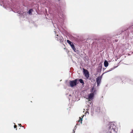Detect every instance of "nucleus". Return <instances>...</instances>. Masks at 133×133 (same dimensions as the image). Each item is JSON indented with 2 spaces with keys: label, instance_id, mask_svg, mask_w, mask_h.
I'll return each mask as SVG.
<instances>
[{
  "label": "nucleus",
  "instance_id": "f257e3e1",
  "mask_svg": "<svg viewBox=\"0 0 133 133\" xmlns=\"http://www.w3.org/2000/svg\"><path fill=\"white\" fill-rule=\"evenodd\" d=\"M78 81H79L81 83L83 84H84V82L83 80L82 79H76L72 81H69V84L71 87H73L77 85L78 83Z\"/></svg>",
  "mask_w": 133,
  "mask_h": 133
},
{
  "label": "nucleus",
  "instance_id": "f03ea898",
  "mask_svg": "<svg viewBox=\"0 0 133 133\" xmlns=\"http://www.w3.org/2000/svg\"><path fill=\"white\" fill-rule=\"evenodd\" d=\"M109 130L112 131V132L117 133L118 131V128L113 123H111Z\"/></svg>",
  "mask_w": 133,
  "mask_h": 133
},
{
  "label": "nucleus",
  "instance_id": "7ed1b4c3",
  "mask_svg": "<svg viewBox=\"0 0 133 133\" xmlns=\"http://www.w3.org/2000/svg\"><path fill=\"white\" fill-rule=\"evenodd\" d=\"M67 41L68 43L70 45L71 48L74 51L76 52V49L75 48L74 45L73 44L72 42L68 40H67Z\"/></svg>",
  "mask_w": 133,
  "mask_h": 133
},
{
  "label": "nucleus",
  "instance_id": "20e7f679",
  "mask_svg": "<svg viewBox=\"0 0 133 133\" xmlns=\"http://www.w3.org/2000/svg\"><path fill=\"white\" fill-rule=\"evenodd\" d=\"M56 38H57V40L59 41L60 43H62L64 41L63 38L62 36L58 35H56Z\"/></svg>",
  "mask_w": 133,
  "mask_h": 133
},
{
  "label": "nucleus",
  "instance_id": "39448f33",
  "mask_svg": "<svg viewBox=\"0 0 133 133\" xmlns=\"http://www.w3.org/2000/svg\"><path fill=\"white\" fill-rule=\"evenodd\" d=\"M83 69V72L85 77L87 79H88L89 77V72L87 70L84 69Z\"/></svg>",
  "mask_w": 133,
  "mask_h": 133
},
{
  "label": "nucleus",
  "instance_id": "423d86ee",
  "mask_svg": "<svg viewBox=\"0 0 133 133\" xmlns=\"http://www.w3.org/2000/svg\"><path fill=\"white\" fill-rule=\"evenodd\" d=\"M102 78V76H99L96 78V82L98 86L100 84Z\"/></svg>",
  "mask_w": 133,
  "mask_h": 133
},
{
  "label": "nucleus",
  "instance_id": "0eeeda50",
  "mask_svg": "<svg viewBox=\"0 0 133 133\" xmlns=\"http://www.w3.org/2000/svg\"><path fill=\"white\" fill-rule=\"evenodd\" d=\"M94 92L93 93H91L88 95V99L89 100L92 99L94 96Z\"/></svg>",
  "mask_w": 133,
  "mask_h": 133
},
{
  "label": "nucleus",
  "instance_id": "6e6552de",
  "mask_svg": "<svg viewBox=\"0 0 133 133\" xmlns=\"http://www.w3.org/2000/svg\"><path fill=\"white\" fill-rule=\"evenodd\" d=\"M102 69V66L101 65H100L98 66V68L97 69V72H101Z\"/></svg>",
  "mask_w": 133,
  "mask_h": 133
},
{
  "label": "nucleus",
  "instance_id": "1a4fd4ad",
  "mask_svg": "<svg viewBox=\"0 0 133 133\" xmlns=\"http://www.w3.org/2000/svg\"><path fill=\"white\" fill-rule=\"evenodd\" d=\"M104 65L105 67H107L108 66L109 63L107 61L105 60L104 62Z\"/></svg>",
  "mask_w": 133,
  "mask_h": 133
},
{
  "label": "nucleus",
  "instance_id": "9d476101",
  "mask_svg": "<svg viewBox=\"0 0 133 133\" xmlns=\"http://www.w3.org/2000/svg\"><path fill=\"white\" fill-rule=\"evenodd\" d=\"M33 10L32 9H30L28 11V14L30 15H32V12L33 11Z\"/></svg>",
  "mask_w": 133,
  "mask_h": 133
},
{
  "label": "nucleus",
  "instance_id": "9b49d317",
  "mask_svg": "<svg viewBox=\"0 0 133 133\" xmlns=\"http://www.w3.org/2000/svg\"><path fill=\"white\" fill-rule=\"evenodd\" d=\"M14 128H16V130H17V128H17V126L16 125H14Z\"/></svg>",
  "mask_w": 133,
  "mask_h": 133
},
{
  "label": "nucleus",
  "instance_id": "f8f14e48",
  "mask_svg": "<svg viewBox=\"0 0 133 133\" xmlns=\"http://www.w3.org/2000/svg\"><path fill=\"white\" fill-rule=\"evenodd\" d=\"M80 119V121L81 122V123H82V119L81 118V117H79Z\"/></svg>",
  "mask_w": 133,
  "mask_h": 133
},
{
  "label": "nucleus",
  "instance_id": "ddd939ff",
  "mask_svg": "<svg viewBox=\"0 0 133 133\" xmlns=\"http://www.w3.org/2000/svg\"><path fill=\"white\" fill-rule=\"evenodd\" d=\"M91 89H92V90H91V92H92V91H93V90H94V88H92Z\"/></svg>",
  "mask_w": 133,
  "mask_h": 133
},
{
  "label": "nucleus",
  "instance_id": "4468645a",
  "mask_svg": "<svg viewBox=\"0 0 133 133\" xmlns=\"http://www.w3.org/2000/svg\"><path fill=\"white\" fill-rule=\"evenodd\" d=\"M97 108L99 110V111H100V108L99 107H98V108Z\"/></svg>",
  "mask_w": 133,
  "mask_h": 133
},
{
  "label": "nucleus",
  "instance_id": "2eb2a0df",
  "mask_svg": "<svg viewBox=\"0 0 133 133\" xmlns=\"http://www.w3.org/2000/svg\"><path fill=\"white\" fill-rule=\"evenodd\" d=\"M115 68H111V69L110 70V71H111V70H113Z\"/></svg>",
  "mask_w": 133,
  "mask_h": 133
},
{
  "label": "nucleus",
  "instance_id": "dca6fc26",
  "mask_svg": "<svg viewBox=\"0 0 133 133\" xmlns=\"http://www.w3.org/2000/svg\"><path fill=\"white\" fill-rule=\"evenodd\" d=\"M115 41L116 42H117V40L116 39L115 40Z\"/></svg>",
  "mask_w": 133,
  "mask_h": 133
},
{
  "label": "nucleus",
  "instance_id": "f3484780",
  "mask_svg": "<svg viewBox=\"0 0 133 133\" xmlns=\"http://www.w3.org/2000/svg\"><path fill=\"white\" fill-rule=\"evenodd\" d=\"M19 126H21V124H19Z\"/></svg>",
  "mask_w": 133,
  "mask_h": 133
},
{
  "label": "nucleus",
  "instance_id": "a211bd4d",
  "mask_svg": "<svg viewBox=\"0 0 133 133\" xmlns=\"http://www.w3.org/2000/svg\"><path fill=\"white\" fill-rule=\"evenodd\" d=\"M104 110H105V109L104 108Z\"/></svg>",
  "mask_w": 133,
  "mask_h": 133
},
{
  "label": "nucleus",
  "instance_id": "6ab92c4d",
  "mask_svg": "<svg viewBox=\"0 0 133 133\" xmlns=\"http://www.w3.org/2000/svg\"><path fill=\"white\" fill-rule=\"evenodd\" d=\"M80 121V120H79V121H78V122H79Z\"/></svg>",
  "mask_w": 133,
  "mask_h": 133
},
{
  "label": "nucleus",
  "instance_id": "aec40b11",
  "mask_svg": "<svg viewBox=\"0 0 133 133\" xmlns=\"http://www.w3.org/2000/svg\"><path fill=\"white\" fill-rule=\"evenodd\" d=\"M103 74H104V73L103 74H102V76L103 75Z\"/></svg>",
  "mask_w": 133,
  "mask_h": 133
}]
</instances>
